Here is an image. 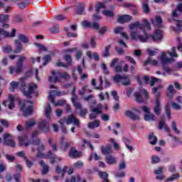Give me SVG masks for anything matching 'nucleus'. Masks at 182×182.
<instances>
[{"label":"nucleus","instance_id":"nucleus-1","mask_svg":"<svg viewBox=\"0 0 182 182\" xmlns=\"http://www.w3.org/2000/svg\"><path fill=\"white\" fill-rule=\"evenodd\" d=\"M142 23L135 21L129 25L130 36L132 41H139V42L145 43L149 40V36L146 31H151V26L146 18H143Z\"/></svg>","mask_w":182,"mask_h":182},{"label":"nucleus","instance_id":"nucleus-2","mask_svg":"<svg viewBox=\"0 0 182 182\" xmlns=\"http://www.w3.org/2000/svg\"><path fill=\"white\" fill-rule=\"evenodd\" d=\"M11 87H13V89H16V87H19L20 90L23 92V95L29 99L32 97V95H35L36 93V85L31 84L26 88L25 77H21L18 82L12 81L11 82Z\"/></svg>","mask_w":182,"mask_h":182},{"label":"nucleus","instance_id":"nucleus-3","mask_svg":"<svg viewBox=\"0 0 182 182\" xmlns=\"http://www.w3.org/2000/svg\"><path fill=\"white\" fill-rule=\"evenodd\" d=\"M32 144L33 146H37V157L38 159H50V163L51 164H53L55 161H56V155L53 154V151H48L46 154L42 153L46 149L45 146V144L42 143V141L41 139H36L32 141Z\"/></svg>","mask_w":182,"mask_h":182},{"label":"nucleus","instance_id":"nucleus-4","mask_svg":"<svg viewBox=\"0 0 182 182\" xmlns=\"http://www.w3.org/2000/svg\"><path fill=\"white\" fill-rule=\"evenodd\" d=\"M29 100L19 101L20 110L23 112V116H31L33 113V106Z\"/></svg>","mask_w":182,"mask_h":182},{"label":"nucleus","instance_id":"nucleus-5","mask_svg":"<svg viewBox=\"0 0 182 182\" xmlns=\"http://www.w3.org/2000/svg\"><path fill=\"white\" fill-rule=\"evenodd\" d=\"M52 76L48 78V81L52 83H56V82H60V79H65L69 80L70 75L68 73H60L59 71L53 70L51 72Z\"/></svg>","mask_w":182,"mask_h":182},{"label":"nucleus","instance_id":"nucleus-6","mask_svg":"<svg viewBox=\"0 0 182 182\" xmlns=\"http://www.w3.org/2000/svg\"><path fill=\"white\" fill-rule=\"evenodd\" d=\"M161 87V86L154 87L153 88V93L156 96L155 105L154 107V112L156 116H160V113H161V105L160 104V92L159 90Z\"/></svg>","mask_w":182,"mask_h":182},{"label":"nucleus","instance_id":"nucleus-7","mask_svg":"<svg viewBox=\"0 0 182 182\" xmlns=\"http://www.w3.org/2000/svg\"><path fill=\"white\" fill-rule=\"evenodd\" d=\"M161 63L163 65V69L165 70L168 75H171L173 72V69L170 68L167 65L168 63H171L174 60L173 58H167V53H162V55L161 56Z\"/></svg>","mask_w":182,"mask_h":182},{"label":"nucleus","instance_id":"nucleus-8","mask_svg":"<svg viewBox=\"0 0 182 182\" xmlns=\"http://www.w3.org/2000/svg\"><path fill=\"white\" fill-rule=\"evenodd\" d=\"M63 93L60 91L51 90L49 92L48 100L52 103V105H55V106H63L65 103H66L65 100H60L58 102H55V96H63Z\"/></svg>","mask_w":182,"mask_h":182},{"label":"nucleus","instance_id":"nucleus-9","mask_svg":"<svg viewBox=\"0 0 182 182\" xmlns=\"http://www.w3.org/2000/svg\"><path fill=\"white\" fill-rule=\"evenodd\" d=\"M25 60H26V58L25 56L20 57V58L17 61L16 66H11L9 68V73L11 75H14V73L19 75V73H21L23 68V62H25Z\"/></svg>","mask_w":182,"mask_h":182},{"label":"nucleus","instance_id":"nucleus-10","mask_svg":"<svg viewBox=\"0 0 182 182\" xmlns=\"http://www.w3.org/2000/svg\"><path fill=\"white\" fill-rule=\"evenodd\" d=\"M134 96L139 103H146V101L150 99L149 92L146 89H141L139 92H135Z\"/></svg>","mask_w":182,"mask_h":182},{"label":"nucleus","instance_id":"nucleus-11","mask_svg":"<svg viewBox=\"0 0 182 182\" xmlns=\"http://www.w3.org/2000/svg\"><path fill=\"white\" fill-rule=\"evenodd\" d=\"M114 83H122L123 86H129L130 85V78L126 75H116L113 77Z\"/></svg>","mask_w":182,"mask_h":182},{"label":"nucleus","instance_id":"nucleus-12","mask_svg":"<svg viewBox=\"0 0 182 182\" xmlns=\"http://www.w3.org/2000/svg\"><path fill=\"white\" fill-rule=\"evenodd\" d=\"M154 174L156 175V179L159 181H163L166 178L164 175V166H159L156 169H154Z\"/></svg>","mask_w":182,"mask_h":182},{"label":"nucleus","instance_id":"nucleus-13","mask_svg":"<svg viewBox=\"0 0 182 182\" xmlns=\"http://www.w3.org/2000/svg\"><path fill=\"white\" fill-rule=\"evenodd\" d=\"M15 33H16V30L15 28H13L11 33H9L8 31L0 27V41H2L4 38H12L15 36Z\"/></svg>","mask_w":182,"mask_h":182},{"label":"nucleus","instance_id":"nucleus-14","mask_svg":"<svg viewBox=\"0 0 182 182\" xmlns=\"http://www.w3.org/2000/svg\"><path fill=\"white\" fill-rule=\"evenodd\" d=\"M64 119L67 124H74L77 127H80V122L75 115L71 114L67 119L65 118Z\"/></svg>","mask_w":182,"mask_h":182},{"label":"nucleus","instance_id":"nucleus-15","mask_svg":"<svg viewBox=\"0 0 182 182\" xmlns=\"http://www.w3.org/2000/svg\"><path fill=\"white\" fill-rule=\"evenodd\" d=\"M151 22L155 28H163V20L159 16H156L155 18H151Z\"/></svg>","mask_w":182,"mask_h":182},{"label":"nucleus","instance_id":"nucleus-16","mask_svg":"<svg viewBox=\"0 0 182 182\" xmlns=\"http://www.w3.org/2000/svg\"><path fill=\"white\" fill-rule=\"evenodd\" d=\"M4 140L6 146H9L10 147H15V141L12 138H11V134H5L4 135Z\"/></svg>","mask_w":182,"mask_h":182},{"label":"nucleus","instance_id":"nucleus-17","mask_svg":"<svg viewBox=\"0 0 182 182\" xmlns=\"http://www.w3.org/2000/svg\"><path fill=\"white\" fill-rule=\"evenodd\" d=\"M39 129L44 133L49 132V122L43 119L38 124Z\"/></svg>","mask_w":182,"mask_h":182},{"label":"nucleus","instance_id":"nucleus-18","mask_svg":"<svg viewBox=\"0 0 182 182\" xmlns=\"http://www.w3.org/2000/svg\"><path fill=\"white\" fill-rule=\"evenodd\" d=\"M162 38L163 33L159 29L156 30L154 35L151 36V39H153L154 42H156V41H161Z\"/></svg>","mask_w":182,"mask_h":182},{"label":"nucleus","instance_id":"nucleus-19","mask_svg":"<svg viewBox=\"0 0 182 182\" xmlns=\"http://www.w3.org/2000/svg\"><path fill=\"white\" fill-rule=\"evenodd\" d=\"M69 156H70V157L76 159V158L80 157V156H82V152L76 150V147L73 146L69 151Z\"/></svg>","mask_w":182,"mask_h":182},{"label":"nucleus","instance_id":"nucleus-20","mask_svg":"<svg viewBox=\"0 0 182 182\" xmlns=\"http://www.w3.org/2000/svg\"><path fill=\"white\" fill-rule=\"evenodd\" d=\"M144 80L145 83H149L150 86H154L156 82H160V79L156 77H149L147 76L144 77Z\"/></svg>","mask_w":182,"mask_h":182},{"label":"nucleus","instance_id":"nucleus-21","mask_svg":"<svg viewBox=\"0 0 182 182\" xmlns=\"http://www.w3.org/2000/svg\"><path fill=\"white\" fill-rule=\"evenodd\" d=\"M132 21V16L129 15H123L118 18L117 22L119 23H126Z\"/></svg>","mask_w":182,"mask_h":182},{"label":"nucleus","instance_id":"nucleus-22","mask_svg":"<svg viewBox=\"0 0 182 182\" xmlns=\"http://www.w3.org/2000/svg\"><path fill=\"white\" fill-rule=\"evenodd\" d=\"M125 116L131 119V120H139L140 119V117H139V115L135 114L134 112L130 110L125 111Z\"/></svg>","mask_w":182,"mask_h":182},{"label":"nucleus","instance_id":"nucleus-23","mask_svg":"<svg viewBox=\"0 0 182 182\" xmlns=\"http://www.w3.org/2000/svg\"><path fill=\"white\" fill-rule=\"evenodd\" d=\"M64 140H65V137L61 136L60 138V148L63 149V150L66 151L67 149H69V147H70V146H72V142L67 141L65 144H63Z\"/></svg>","mask_w":182,"mask_h":182},{"label":"nucleus","instance_id":"nucleus-24","mask_svg":"<svg viewBox=\"0 0 182 182\" xmlns=\"http://www.w3.org/2000/svg\"><path fill=\"white\" fill-rule=\"evenodd\" d=\"M16 47L14 50V53H21L22 50H23V47L22 46V43H20L19 40H15Z\"/></svg>","mask_w":182,"mask_h":182},{"label":"nucleus","instance_id":"nucleus-25","mask_svg":"<svg viewBox=\"0 0 182 182\" xmlns=\"http://www.w3.org/2000/svg\"><path fill=\"white\" fill-rule=\"evenodd\" d=\"M18 141L20 143V146H25V147H28V146H29V141H28V136H18Z\"/></svg>","mask_w":182,"mask_h":182},{"label":"nucleus","instance_id":"nucleus-26","mask_svg":"<svg viewBox=\"0 0 182 182\" xmlns=\"http://www.w3.org/2000/svg\"><path fill=\"white\" fill-rule=\"evenodd\" d=\"M105 161L107 164L113 165V164H116L117 160L114 156L112 155H109L106 156Z\"/></svg>","mask_w":182,"mask_h":182},{"label":"nucleus","instance_id":"nucleus-27","mask_svg":"<svg viewBox=\"0 0 182 182\" xmlns=\"http://www.w3.org/2000/svg\"><path fill=\"white\" fill-rule=\"evenodd\" d=\"M101 151L102 154H110V153H112V146L110 144H108L106 146H102Z\"/></svg>","mask_w":182,"mask_h":182},{"label":"nucleus","instance_id":"nucleus-28","mask_svg":"<svg viewBox=\"0 0 182 182\" xmlns=\"http://www.w3.org/2000/svg\"><path fill=\"white\" fill-rule=\"evenodd\" d=\"M174 93H176V91L174 90V87L173 85H168L166 93L167 97H168L169 99H173Z\"/></svg>","mask_w":182,"mask_h":182},{"label":"nucleus","instance_id":"nucleus-29","mask_svg":"<svg viewBox=\"0 0 182 182\" xmlns=\"http://www.w3.org/2000/svg\"><path fill=\"white\" fill-rule=\"evenodd\" d=\"M39 164L40 166H41V167H43L42 174L43 176H45V174H46L49 171V166L46 165V164H45V161H41L39 162Z\"/></svg>","mask_w":182,"mask_h":182},{"label":"nucleus","instance_id":"nucleus-30","mask_svg":"<svg viewBox=\"0 0 182 182\" xmlns=\"http://www.w3.org/2000/svg\"><path fill=\"white\" fill-rule=\"evenodd\" d=\"M159 130H161V129H164V130L167 132L169 133L170 132V128L166 125V122H164V119H162L159 122Z\"/></svg>","mask_w":182,"mask_h":182},{"label":"nucleus","instance_id":"nucleus-31","mask_svg":"<svg viewBox=\"0 0 182 182\" xmlns=\"http://www.w3.org/2000/svg\"><path fill=\"white\" fill-rule=\"evenodd\" d=\"M103 105L102 104H98L97 107L91 109L92 113H95V114H102V109Z\"/></svg>","mask_w":182,"mask_h":182},{"label":"nucleus","instance_id":"nucleus-32","mask_svg":"<svg viewBox=\"0 0 182 182\" xmlns=\"http://www.w3.org/2000/svg\"><path fill=\"white\" fill-rule=\"evenodd\" d=\"M149 140V143L152 144L153 146L156 145L157 143V137L154 136V134L153 132H151L149 134V136L148 137Z\"/></svg>","mask_w":182,"mask_h":182},{"label":"nucleus","instance_id":"nucleus-33","mask_svg":"<svg viewBox=\"0 0 182 182\" xmlns=\"http://www.w3.org/2000/svg\"><path fill=\"white\" fill-rule=\"evenodd\" d=\"M77 100V96L76 95H75L71 98V101L74 107H75L76 109H82V105L79 102H76Z\"/></svg>","mask_w":182,"mask_h":182},{"label":"nucleus","instance_id":"nucleus-34","mask_svg":"<svg viewBox=\"0 0 182 182\" xmlns=\"http://www.w3.org/2000/svg\"><path fill=\"white\" fill-rule=\"evenodd\" d=\"M144 120L146 122H154L156 121V115L149 112L144 115Z\"/></svg>","mask_w":182,"mask_h":182},{"label":"nucleus","instance_id":"nucleus-35","mask_svg":"<svg viewBox=\"0 0 182 182\" xmlns=\"http://www.w3.org/2000/svg\"><path fill=\"white\" fill-rule=\"evenodd\" d=\"M9 110H12V109L15 107V97H14L13 95H9Z\"/></svg>","mask_w":182,"mask_h":182},{"label":"nucleus","instance_id":"nucleus-36","mask_svg":"<svg viewBox=\"0 0 182 182\" xmlns=\"http://www.w3.org/2000/svg\"><path fill=\"white\" fill-rule=\"evenodd\" d=\"M50 112H52L50 104H47L45 107V114L47 119H50Z\"/></svg>","mask_w":182,"mask_h":182},{"label":"nucleus","instance_id":"nucleus-37","mask_svg":"<svg viewBox=\"0 0 182 182\" xmlns=\"http://www.w3.org/2000/svg\"><path fill=\"white\" fill-rule=\"evenodd\" d=\"M36 124V121L34 119H29L26 122V129H31V127H33Z\"/></svg>","mask_w":182,"mask_h":182},{"label":"nucleus","instance_id":"nucleus-38","mask_svg":"<svg viewBox=\"0 0 182 182\" xmlns=\"http://www.w3.org/2000/svg\"><path fill=\"white\" fill-rule=\"evenodd\" d=\"M86 92H87V93H92V90L89 89V86L87 85L82 87L81 90L79 92V95H80V96H83Z\"/></svg>","mask_w":182,"mask_h":182},{"label":"nucleus","instance_id":"nucleus-39","mask_svg":"<svg viewBox=\"0 0 182 182\" xmlns=\"http://www.w3.org/2000/svg\"><path fill=\"white\" fill-rule=\"evenodd\" d=\"M142 8L144 14H149L150 9L149 8V0H146L142 4Z\"/></svg>","mask_w":182,"mask_h":182},{"label":"nucleus","instance_id":"nucleus-40","mask_svg":"<svg viewBox=\"0 0 182 182\" xmlns=\"http://www.w3.org/2000/svg\"><path fill=\"white\" fill-rule=\"evenodd\" d=\"M29 4H31V0H25L24 1L18 4V8H20V9H25V8H26Z\"/></svg>","mask_w":182,"mask_h":182},{"label":"nucleus","instance_id":"nucleus-41","mask_svg":"<svg viewBox=\"0 0 182 182\" xmlns=\"http://www.w3.org/2000/svg\"><path fill=\"white\" fill-rule=\"evenodd\" d=\"M18 42L19 41L23 43H28V42H29V39L28 38V37H26V36L23 34H18Z\"/></svg>","mask_w":182,"mask_h":182},{"label":"nucleus","instance_id":"nucleus-42","mask_svg":"<svg viewBox=\"0 0 182 182\" xmlns=\"http://www.w3.org/2000/svg\"><path fill=\"white\" fill-rule=\"evenodd\" d=\"M100 124V122H99V120H95L88 124V128L95 129V127H99Z\"/></svg>","mask_w":182,"mask_h":182},{"label":"nucleus","instance_id":"nucleus-43","mask_svg":"<svg viewBox=\"0 0 182 182\" xmlns=\"http://www.w3.org/2000/svg\"><path fill=\"white\" fill-rule=\"evenodd\" d=\"M157 63V60L151 59V57L148 58V59L144 62V65H153L154 66H156Z\"/></svg>","mask_w":182,"mask_h":182},{"label":"nucleus","instance_id":"nucleus-44","mask_svg":"<svg viewBox=\"0 0 182 182\" xmlns=\"http://www.w3.org/2000/svg\"><path fill=\"white\" fill-rule=\"evenodd\" d=\"M106 9V6L103 3H98L95 6V10H96V12H97V14H99V12H100L102 9Z\"/></svg>","mask_w":182,"mask_h":182},{"label":"nucleus","instance_id":"nucleus-45","mask_svg":"<svg viewBox=\"0 0 182 182\" xmlns=\"http://www.w3.org/2000/svg\"><path fill=\"white\" fill-rule=\"evenodd\" d=\"M176 47H172L171 51H168L169 56H171V58H178V55L176 53Z\"/></svg>","mask_w":182,"mask_h":182},{"label":"nucleus","instance_id":"nucleus-46","mask_svg":"<svg viewBox=\"0 0 182 182\" xmlns=\"http://www.w3.org/2000/svg\"><path fill=\"white\" fill-rule=\"evenodd\" d=\"M9 21V16L5 14H0V22L4 23V22H8Z\"/></svg>","mask_w":182,"mask_h":182},{"label":"nucleus","instance_id":"nucleus-47","mask_svg":"<svg viewBox=\"0 0 182 182\" xmlns=\"http://www.w3.org/2000/svg\"><path fill=\"white\" fill-rule=\"evenodd\" d=\"M76 181H80V176H73L70 179L66 178L65 182H76Z\"/></svg>","mask_w":182,"mask_h":182},{"label":"nucleus","instance_id":"nucleus-48","mask_svg":"<svg viewBox=\"0 0 182 182\" xmlns=\"http://www.w3.org/2000/svg\"><path fill=\"white\" fill-rule=\"evenodd\" d=\"M151 159V164H157V163H160V158L156 155H153Z\"/></svg>","mask_w":182,"mask_h":182},{"label":"nucleus","instance_id":"nucleus-49","mask_svg":"<svg viewBox=\"0 0 182 182\" xmlns=\"http://www.w3.org/2000/svg\"><path fill=\"white\" fill-rule=\"evenodd\" d=\"M110 50V45L107 46L105 47V51L102 53V56L104 58H107L109 56L110 53H109V50Z\"/></svg>","mask_w":182,"mask_h":182},{"label":"nucleus","instance_id":"nucleus-50","mask_svg":"<svg viewBox=\"0 0 182 182\" xmlns=\"http://www.w3.org/2000/svg\"><path fill=\"white\" fill-rule=\"evenodd\" d=\"M171 126L176 134H180V131L177 129V124H176V122L173 121Z\"/></svg>","mask_w":182,"mask_h":182},{"label":"nucleus","instance_id":"nucleus-51","mask_svg":"<svg viewBox=\"0 0 182 182\" xmlns=\"http://www.w3.org/2000/svg\"><path fill=\"white\" fill-rule=\"evenodd\" d=\"M63 123H65V119H60L59 121V124H60V129L63 132V133H68V131L66 130V128H65V126L63 125Z\"/></svg>","mask_w":182,"mask_h":182},{"label":"nucleus","instance_id":"nucleus-52","mask_svg":"<svg viewBox=\"0 0 182 182\" xmlns=\"http://www.w3.org/2000/svg\"><path fill=\"white\" fill-rule=\"evenodd\" d=\"M48 144L50 145L53 151H58V145L55 143H52V139H48Z\"/></svg>","mask_w":182,"mask_h":182},{"label":"nucleus","instance_id":"nucleus-53","mask_svg":"<svg viewBox=\"0 0 182 182\" xmlns=\"http://www.w3.org/2000/svg\"><path fill=\"white\" fill-rule=\"evenodd\" d=\"M99 80H100V85L98 87H95V89H96V90H103V77L100 76L99 78Z\"/></svg>","mask_w":182,"mask_h":182},{"label":"nucleus","instance_id":"nucleus-54","mask_svg":"<svg viewBox=\"0 0 182 182\" xmlns=\"http://www.w3.org/2000/svg\"><path fill=\"white\" fill-rule=\"evenodd\" d=\"M180 175L178 173L173 174L171 177L168 178L166 179V181H174V180H177V178H179Z\"/></svg>","mask_w":182,"mask_h":182},{"label":"nucleus","instance_id":"nucleus-55","mask_svg":"<svg viewBox=\"0 0 182 182\" xmlns=\"http://www.w3.org/2000/svg\"><path fill=\"white\" fill-rule=\"evenodd\" d=\"M50 55H46L43 57V65L46 66V65L48 63H49V62H50Z\"/></svg>","mask_w":182,"mask_h":182},{"label":"nucleus","instance_id":"nucleus-56","mask_svg":"<svg viewBox=\"0 0 182 182\" xmlns=\"http://www.w3.org/2000/svg\"><path fill=\"white\" fill-rule=\"evenodd\" d=\"M103 14L105 15V16H108L109 18H112V16H114V13H113L112 11L105 10L103 11Z\"/></svg>","mask_w":182,"mask_h":182},{"label":"nucleus","instance_id":"nucleus-57","mask_svg":"<svg viewBox=\"0 0 182 182\" xmlns=\"http://www.w3.org/2000/svg\"><path fill=\"white\" fill-rule=\"evenodd\" d=\"M99 97L100 99V100H105V99H109V92H101L100 94H99Z\"/></svg>","mask_w":182,"mask_h":182},{"label":"nucleus","instance_id":"nucleus-58","mask_svg":"<svg viewBox=\"0 0 182 182\" xmlns=\"http://www.w3.org/2000/svg\"><path fill=\"white\" fill-rule=\"evenodd\" d=\"M2 50L4 53H11V52H12V48L9 46H6L2 48Z\"/></svg>","mask_w":182,"mask_h":182},{"label":"nucleus","instance_id":"nucleus-59","mask_svg":"<svg viewBox=\"0 0 182 182\" xmlns=\"http://www.w3.org/2000/svg\"><path fill=\"white\" fill-rule=\"evenodd\" d=\"M126 60L132 63V65H136V60L132 57H130L129 55L125 56Z\"/></svg>","mask_w":182,"mask_h":182},{"label":"nucleus","instance_id":"nucleus-60","mask_svg":"<svg viewBox=\"0 0 182 182\" xmlns=\"http://www.w3.org/2000/svg\"><path fill=\"white\" fill-rule=\"evenodd\" d=\"M166 116L168 117V119H171V114L170 112V105H167L166 106Z\"/></svg>","mask_w":182,"mask_h":182},{"label":"nucleus","instance_id":"nucleus-61","mask_svg":"<svg viewBox=\"0 0 182 182\" xmlns=\"http://www.w3.org/2000/svg\"><path fill=\"white\" fill-rule=\"evenodd\" d=\"M125 176H126V173L123 171L117 172L115 174L116 178H123L124 177H125Z\"/></svg>","mask_w":182,"mask_h":182},{"label":"nucleus","instance_id":"nucleus-62","mask_svg":"<svg viewBox=\"0 0 182 182\" xmlns=\"http://www.w3.org/2000/svg\"><path fill=\"white\" fill-rule=\"evenodd\" d=\"M77 14L78 15H85V13L84 11V9L82 6V5H80L78 9H77Z\"/></svg>","mask_w":182,"mask_h":182},{"label":"nucleus","instance_id":"nucleus-63","mask_svg":"<svg viewBox=\"0 0 182 182\" xmlns=\"http://www.w3.org/2000/svg\"><path fill=\"white\" fill-rule=\"evenodd\" d=\"M36 46L40 50H48V48H46L45 46L41 43H35Z\"/></svg>","mask_w":182,"mask_h":182},{"label":"nucleus","instance_id":"nucleus-64","mask_svg":"<svg viewBox=\"0 0 182 182\" xmlns=\"http://www.w3.org/2000/svg\"><path fill=\"white\" fill-rule=\"evenodd\" d=\"M126 168V162L122 161L119 164V170H124Z\"/></svg>","mask_w":182,"mask_h":182}]
</instances>
